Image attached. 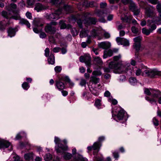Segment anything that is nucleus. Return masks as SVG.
Returning a JSON list of instances; mask_svg holds the SVG:
<instances>
[{"instance_id": "cd10ccee", "label": "nucleus", "mask_w": 161, "mask_h": 161, "mask_svg": "<svg viewBox=\"0 0 161 161\" xmlns=\"http://www.w3.org/2000/svg\"><path fill=\"white\" fill-rule=\"evenodd\" d=\"M45 160L46 161H49L51 160L52 157V155L50 153L46 154L44 157Z\"/></svg>"}, {"instance_id": "7c9ffc66", "label": "nucleus", "mask_w": 161, "mask_h": 161, "mask_svg": "<svg viewBox=\"0 0 161 161\" xmlns=\"http://www.w3.org/2000/svg\"><path fill=\"white\" fill-rule=\"evenodd\" d=\"M24 157L26 160H29L32 159V154L31 153L26 154L24 155Z\"/></svg>"}, {"instance_id": "8fccbe9b", "label": "nucleus", "mask_w": 161, "mask_h": 161, "mask_svg": "<svg viewBox=\"0 0 161 161\" xmlns=\"http://www.w3.org/2000/svg\"><path fill=\"white\" fill-rule=\"evenodd\" d=\"M121 58V56L120 55L118 56H115L114 57V60L115 61H117L120 60Z\"/></svg>"}, {"instance_id": "423d86ee", "label": "nucleus", "mask_w": 161, "mask_h": 161, "mask_svg": "<svg viewBox=\"0 0 161 161\" xmlns=\"http://www.w3.org/2000/svg\"><path fill=\"white\" fill-rule=\"evenodd\" d=\"M80 61L81 62H85L88 66L91 65V57L89 55H85L81 56L80 58Z\"/></svg>"}, {"instance_id": "6e6552de", "label": "nucleus", "mask_w": 161, "mask_h": 161, "mask_svg": "<svg viewBox=\"0 0 161 161\" xmlns=\"http://www.w3.org/2000/svg\"><path fill=\"white\" fill-rule=\"evenodd\" d=\"M44 30L46 32L50 34H54L56 32L55 28L49 24L45 26Z\"/></svg>"}, {"instance_id": "052dcab7", "label": "nucleus", "mask_w": 161, "mask_h": 161, "mask_svg": "<svg viewBox=\"0 0 161 161\" xmlns=\"http://www.w3.org/2000/svg\"><path fill=\"white\" fill-rule=\"evenodd\" d=\"M26 16L29 19H31L32 18V15L31 14V13L27 12H26Z\"/></svg>"}, {"instance_id": "4468645a", "label": "nucleus", "mask_w": 161, "mask_h": 161, "mask_svg": "<svg viewBox=\"0 0 161 161\" xmlns=\"http://www.w3.org/2000/svg\"><path fill=\"white\" fill-rule=\"evenodd\" d=\"M117 51H118L117 49L116 51H115L114 50L112 51L111 50H109L108 51H105L104 52L103 57L104 58H105L108 56L110 57L113 55V52H115Z\"/></svg>"}, {"instance_id": "338daca9", "label": "nucleus", "mask_w": 161, "mask_h": 161, "mask_svg": "<svg viewBox=\"0 0 161 161\" xmlns=\"http://www.w3.org/2000/svg\"><path fill=\"white\" fill-rule=\"evenodd\" d=\"M49 40L50 42L52 43H54L55 41L53 37L52 36H50L49 37Z\"/></svg>"}, {"instance_id": "e433bc0d", "label": "nucleus", "mask_w": 161, "mask_h": 161, "mask_svg": "<svg viewBox=\"0 0 161 161\" xmlns=\"http://www.w3.org/2000/svg\"><path fill=\"white\" fill-rule=\"evenodd\" d=\"M80 36L81 37H86L87 36V33L86 31L82 30L81 31L80 33Z\"/></svg>"}, {"instance_id": "69168bd1", "label": "nucleus", "mask_w": 161, "mask_h": 161, "mask_svg": "<svg viewBox=\"0 0 161 161\" xmlns=\"http://www.w3.org/2000/svg\"><path fill=\"white\" fill-rule=\"evenodd\" d=\"M113 154L114 157L116 159L118 158L119 157V155L118 154V153L117 152H114L113 153Z\"/></svg>"}, {"instance_id": "79ce46f5", "label": "nucleus", "mask_w": 161, "mask_h": 161, "mask_svg": "<svg viewBox=\"0 0 161 161\" xmlns=\"http://www.w3.org/2000/svg\"><path fill=\"white\" fill-rule=\"evenodd\" d=\"M95 61L97 63L99 64H101L102 63V62L101 59L99 57H97L95 58Z\"/></svg>"}, {"instance_id": "473e14b6", "label": "nucleus", "mask_w": 161, "mask_h": 161, "mask_svg": "<svg viewBox=\"0 0 161 161\" xmlns=\"http://www.w3.org/2000/svg\"><path fill=\"white\" fill-rule=\"evenodd\" d=\"M99 34L98 31L95 29H93L91 31V35L92 36H97Z\"/></svg>"}, {"instance_id": "9d476101", "label": "nucleus", "mask_w": 161, "mask_h": 161, "mask_svg": "<svg viewBox=\"0 0 161 161\" xmlns=\"http://www.w3.org/2000/svg\"><path fill=\"white\" fill-rule=\"evenodd\" d=\"M83 22L86 26L90 24H95L96 23V19H95L89 18H86L85 20L83 21Z\"/></svg>"}, {"instance_id": "49530a36", "label": "nucleus", "mask_w": 161, "mask_h": 161, "mask_svg": "<svg viewBox=\"0 0 161 161\" xmlns=\"http://www.w3.org/2000/svg\"><path fill=\"white\" fill-rule=\"evenodd\" d=\"M152 89L149 90L148 89H145L144 91L145 93L147 95H150L152 94Z\"/></svg>"}, {"instance_id": "9b49d317", "label": "nucleus", "mask_w": 161, "mask_h": 161, "mask_svg": "<svg viewBox=\"0 0 161 161\" xmlns=\"http://www.w3.org/2000/svg\"><path fill=\"white\" fill-rule=\"evenodd\" d=\"M47 8V7L41 4L37 3L36 4L35 9L37 12H39L41 10L46 9Z\"/></svg>"}, {"instance_id": "0eeeda50", "label": "nucleus", "mask_w": 161, "mask_h": 161, "mask_svg": "<svg viewBox=\"0 0 161 161\" xmlns=\"http://www.w3.org/2000/svg\"><path fill=\"white\" fill-rule=\"evenodd\" d=\"M116 41L119 44L123 45L125 46H128L130 44L129 40L123 38L118 37L116 38Z\"/></svg>"}, {"instance_id": "4be33fe9", "label": "nucleus", "mask_w": 161, "mask_h": 161, "mask_svg": "<svg viewBox=\"0 0 161 161\" xmlns=\"http://www.w3.org/2000/svg\"><path fill=\"white\" fill-rule=\"evenodd\" d=\"M19 23L22 25H26L27 27L29 28L30 27V24L29 23L28 21L27 20L24 19H20Z\"/></svg>"}, {"instance_id": "6e6d98bb", "label": "nucleus", "mask_w": 161, "mask_h": 161, "mask_svg": "<svg viewBox=\"0 0 161 161\" xmlns=\"http://www.w3.org/2000/svg\"><path fill=\"white\" fill-rule=\"evenodd\" d=\"M107 6V3L105 2H102L100 4V7L101 8H105Z\"/></svg>"}, {"instance_id": "b1692460", "label": "nucleus", "mask_w": 161, "mask_h": 161, "mask_svg": "<svg viewBox=\"0 0 161 161\" xmlns=\"http://www.w3.org/2000/svg\"><path fill=\"white\" fill-rule=\"evenodd\" d=\"M9 23L8 22L6 24L4 23L3 22H0V30L4 31L7 25H9Z\"/></svg>"}, {"instance_id": "7ed1b4c3", "label": "nucleus", "mask_w": 161, "mask_h": 161, "mask_svg": "<svg viewBox=\"0 0 161 161\" xmlns=\"http://www.w3.org/2000/svg\"><path fill=\"white\" fill-rule=\"evenodd\" d=\"M159 74V72L155 69H147L142 73V76L150 77H153Z\"/></svg>"}, {"instance_id": "aec40b11", "label": "nucleus", "mask_w": 161, "mask_h": 161, "mask_svg": "<svg viewBox=\"0 0 161 161\" xmlns=\"http://www.w3.org/2000/svg\"><path fill=\"white\" fill-rule=\"evenodd\" d=\"M48 61L49 64H53L55 62V58L54 55L51 54L49 58H48Z\"/></svg>"}, {"instance_id": "f704fd0d", "label": "nucleus", "mask_w": 161, "mask_h": 161, "mask_svg": "<svg viewBox=\"0 0 161 161\" xmlns=\"http://www.w3.org/2000/svg\"><path fill=\"white\" fill-rule=\"evenodd\" d=\"M134 47L136 51H138L141 47V43H134Z\"/></svg>"}, {"instance_id": "412c9836", "label": "nucleus", "mask_w": 161, "mask_h": 161, "mask_svg": "<svg viewBox=\"0 0 161 161\" xmlns=\"http://www.w3.org/2000/svg\"><path fill=\"white\" fill-rule=\"evenodd\" d=\"M151 94L153 97L157 98L160 95V92L159 91L152 90Z\"/></svg>"}, {"instance_id": "4d7b16f0", "label": "nucleus", "mask_w": 161, "mask_h": 161, "mask_svg": "<svg viewBox=\"0 0 161 161\" xmlns=\"http://www.w3.org/2000/svg\"><path fill=\"white\" fill-rule=\"evenodd\" d=\"M45 55L46 57H47L49 55L50 50L48 48H46L45 50Z\"/></svg>"}, {"instance_id": "5fc2aeb1", "label": "nucleus", "mask_w": 161, "mask_h": 161, "mask_svg": "<svg viewBox=\"0 0 161 161\" xmlns=\"http://www.w3.org/2000/svg\"><path fill=\"white\" fill-rule=\"evenodd\" d=\"M111 94L110 92L108 91H106L104 94V95L105 97H109V98L111 97L110 96Z\"/></svg>"}, {"instance_id": "f257e3e1", "label": "nucleus", "mask_w": 161, "mask_h": 161, "mask_svg": "<svg viewBox=\"0 0 161 161\" xmlns=\"http://www.w3.org/2000/svg\"><path fill=\"white\" fill-rule=\"evenodd\" d=\"M154 9L152 8H146L145 16L146 18H152L155 17V19L152 20V22H157L159 21L158 18L155 17L156 14L154 12Z\"/></svg>"}, {"instance_id": "a18cd8bd", "label": "nucleus", "mask_w": 161, "mask_h": 161, "mask_svg": "<svg viewBox=\"0 0 161 161\" xmlns=\"http://www.w3.org/2000/svg\"><path fill=\"white\" fill-rule=\"evenodd\" d=\"M54 70L56 73H58L60 72L62 70V68L60 66H57L55 68Z\"/></svg>"}, {"instance_id": "bb28decb", "label": "nucleus", "mask_w": 161, "mask_h": 161, "mask_svg": "<svg viewBox=\"0 0 161 161\" xmlns=\"http://www.w3.org/2000/svg\"><path fill=\"white\" fill-rule=\"evenodd\" d=\"M142 39V37L141 36H138L134 38L133 39L135 42L134 43H141Z\"/></svg>"}, {"instance_id": "c756f323", "label": "nucleus", "mask_w": 161, "mask_h": 161, "mask_svg": "<svg viewBox=\"0 0 161 161\" xmlns=\"http://www.w3.org/2000/svg\"><path fill=\"white\" fill-rule=\"evenodd\" d=\"M108 101L114 105H116L118 103L116 99L113 98L112 97L109 98Z\"/></svg>"}, {"instance_id": "37998d69", "label": "nucleus", "mask_w": 161, "mask_h": 161, "mask_svg": "<svg viewBox=\"0 0 161 161\" xmlns=\"http://www.w3.org/2000/svg\"><path fill=\"white\" fill-rule=\"evenodd\" d=\"M71 32L73 36L76 35L78 34V32L75 28H73L71 30Z\"/></svg>"}, {"instance_id": "c03bdc74", "label": "nucleus", "mask_w": 161, "mask_h": 161, "mask_svg": "<svg viewBox=\"0 0 161 161\" xmlns=\"http://www.w3.org/2000/svg\"><path fill=\"white\" fill-rule=\"evenodd\" d=\"M121 1L125 4L130 3V5L132 3H134L131 0H121Z\"/></svg>"}, {"instance_id": "e2e57ef3", "label": "nucleus", "mask_w": 161, "mask_h": 161, "mask_svg": "<svg viewBox=\"0 0 161 161\" xmlns=\"http://www.w3.org/2000/svg\"><path fill=\"white\" fill-rule=\"evenodd\" d=\"M2 15L4 17H6V18H8V13L5 11H3L2 12Z\"/></svg>"}, {"instance_id": "20e7f679", "label": "nucleus", "mask_w": 161, "mask_h": 161, "mask_svg": "<svg viewBox=\"0 0 161 161\" xmlns=\"http://www.w3.org/2000/svg\"><path fill=\"white\" fill-rule=\"evenodd\" d=\"M54 142L56 144L58 145V148H56V150L58 153H61L63 152L64 150L67 149L68 147L67 146H63L61 144L60 142V140L58 137H55Z\"/></svg>"}, {"instance_id": "603ef678", "label": "nucleus", "mask_w": 161, "mask_h": 161, "mask_svg": "<svg viewBox=\"0 0 161 161\" xmlns=\"http://www.w3.org/2000/svg\"><path fill=\"white\" fill-rule=\"evenodd\" d=\"M156 28V26L155 24L152 25L150 26V28L149 29H150L151 31L152 32L153 30H155Z\"/></svg>"}, {"instance_id": "39448f33", "label": "nucleus", "mask_w": 161, "mask_h": 161, "mask_svg": "<svg viewBox=\"0 0 161 161\" xmlns=\"http://www.w3.org/2000/svg\"><path fill=\"white\" fill-rule=\"evenodd\" d=\"M61 14V11L60 10L58 9L54 11L53 13L47 15L46 18L50 20L53 19L57 20L60 18L59 15Z\"/></svg>"}, {"instance_id": "f03ea898", "label": "nucleus", "mask_w": 161, "mask_h": 161, "mask_svg": "<svg viewBox=\"0 0 161 161\" xmlns=\"http://www.w3.org/2000/svg\"><path fill=\"white\" fill-rule=\"evenodd\" d=\"M121 63H116L115 62H111L109 63L108 67L104 68L103 70L105 72H109L112 69L116 70L119 69L121 67Z\"/></svg>"}, {"instance_id": "ddd939ff", "label": "nucleus", "mask_w": 161, "mask_h": 161, "mask_svg": "<svg viewBox=\"0 0 161 161\" xmlns=\"http://www.w3.org/2000/svg\"><path fill=\"white\" fill-rule=\"evenodd\" d=\"M16 31V28L9 27L8 30V36L10 37L14 36Z\"/></svg>"}, {"instance_id": "f3484780", "label": "nucleus", "mask_w": 161, "mask_h": 161, "mask_svg": "<svg viewBox=\"0 0 161 161\" xmlns=\"http://www.w3.org/2000/svg\"><path fill=\"white\" fill-rule=\"evenodd\" d=\"M100 47L104 49H107L110 47V44L108 42H102L99 44Z\"/></svg>"}, {"instance_id": "a878e982", "label": "nucleus", "mask_w": 161, "mask_h": 161, "mask_svg": "<svg viewBox=\"0 0 161 161\" xmlns=\"http://www.w3.org/2000/svg\"><path fill=\"white\" fill-rule=\"evenodd\" d=\"M64 159L68 160L70 159L72 155L71 154L68 153H65L64 154Z\"/></svg>"}, {"instance_id": "58836bf2", "label": "nucleus", "mask_w": 161, "mask_h": 161, "mask_svg": "<svg viewBox=\"0 0 161 161\" xmlns=\"http://www.w3.org/2000/svg\"><path fill=\"white\" fill-rule=\"evenodd\" d=\"M88 3L90 7H97V3L94 1L89 2Z\"/></svg>"}, {"instance_id": "de8ad7c7", "label": "nucleus", "mask_w": 161, "mask_h": 161, "mask_svg": "<svg viewBox=\"0 0 161 161\" xmlns=\"http://www.w3.org/2000/svg\"><path fill=\"white\" fill-rule=\"evenodd\" d=\"M157 8L159 12L160 16L161 17V4H158L157 5Z\"/></svg>"}, {"instance_id": "1a4fd4ad", "label": "nucleus", "mask_w": 161, "mask_h": 161, "mask_svg": "<svg viewBox=\"0 0 161 161\" xmlns=\"http://www.w3.org/2000/svg\"><path fill=\"white\" fill-rule=\"evenodd\" d=\"M130 9L134 12L135 15H137L139 14L140 12V10L137 8L136 6L134 3H132L130 5Z\"/></svg>"}, {"instance_id": "a19ab883", "label": "nucleus", "mask_w": 161, "mask_h": 161, "mask_svg": "<svg viewBox=\"0 0 161 161\" xmlns=\"http://www.w3.org/2000/svg\"><path fill=\"white\" fill-rule=\"evenodd\" d=\"M92 74L95 75H101L102 74V72L100 70L94 71L92 72Z\"/></svg>"}, {"instance_id": "5701e85b", "label": "nucleus", "mask_w": 161, "mask_h": 161, "mask_svg": "<svg viewBox=\"0 0 161 161\" xmlns=\"http://www.w3.org/2000/svg\"><path fill=\"white\" fill-rule=\"evenodd\" d=\"M96 14L99 18L104 17L106 15V14L104 11H98L96 12Z\"/></svg>"}, {"instance_id": "2f4dec72", "label": "nucleus", "mask_w": 161, "mask_h": 161, "mask_svg": "<svg viewBox=\"0 0 161 161\" xmlns=\"http://www.w3.org/2000/svg\"><path fill=\"white\" fill-rule=\"evenodd\" d=\"M101 100L97 99L96 100L95 103V105L98 108H99L101 106Z\"/></svg>"}, {"instance_id": "f8f14e48", "label": "nucleus", "mask_w": 161, "mask_h": 161, "mask_svg": "<svg viewBox=\"0 0 161 161\" xmlns=\"http://www.w3.org/2000/svg\"><path fill=\"white\" fill-rule=\"evenodd\" d=\"M10 145L9 142L3 140L0 141V148H4L8 147Z\"/></svg>"}, {"instance_id": "a211bd4d", "label": "nucleus", "mask_w": 161, "mask_h": 161, "mask_svg": "<svg viewBox=\"0 0 161 161\" xmlns=\"http://www.w3.org/2000/svg\"><path fill=\"white\" fill-rule=\"evenodd\" d=\"M125 113L124 110L123 109H121L119 110L117 115V117L118 119L122 120L123 119Z\"/></svg>"}, {"instance_id": "09e8293b", "label": "nucleus", "mask_w": 161, "mask_h": 161, "mask_svg": "<svg viewBox=\"0 0 161 161\" xmlns=\"http://www.w3.org/2000/svg\"><path fill=\"white\" fill-rule=\"evenodd\" d=\"M86 81L84 79H81L80 82V85L82 86H84L86 85Z\"/></svg>"}, {"instance_id": "c9c22d12", "label": "nucleus", "mask_w": 161, "mask_h": 161, "mask_svg": "<svg viewBox=\"0 0 161 161\" xmlns=\"http://www.w3.org/2000/svg\"><path fill=\"white\" fill-rule=\"evenodd\" d=\"M22 87L25 90H27L29 88V86L26 82H24L22 84Z\"/></svg>"}, {"instance_id": "72a5a7b5", "label": "nucleus", "mask_w": 161, "mask_h": 161, "mask_svg": "<svg viewBox=\"0 0 161 161\" xmlns=\"http://www.w3.org/2000/svg\"><path fill=\"white\" fill-rule=\"evenodd\" d=\"M59 25L60 26V28L61 29H64L66 28V25L63 21H60Z\"/></svg>"}, {"instance_id": "3c124183", "label": "nucleus", "mask_w": 161, "mask_h": 161, "mask_svg": "<svg viewBox=\"0 0 161 161\" xmlns=\"http://www.w3.org/2000/svg\"><path fill=\"white\" fill-rule=\"evenodd\" d=\"M60 49V48L59 47H55L53 49L52 51L53 52L56 53L59 52Z\"/></svg>"}, {"instance_id": "774afa93", "label": "nucleus", "mask_w": 161, "mask_h": 161, "mask_svg": "<svg viewBox=\"0 0 161 161\" xmlns=\"http://www.w3.org/2000/svg\"><path fill=\"white\" fill-rule=\"evenodd\" d=\"M146 20L142 19L141 22L140 24L141 26H144L146 25Z\"/></svg>"}, {"instance_id": "4c0bfd02", "label": "nucleus", "mask_w": 161, "mask_h": 161, "mask_svg": "<svg viewBox=\"0 0 161 161\" xmlns=\"http://www.w3.org/2000/svg\"><path fill=\"white\" fill-rule=\"evenodd\" d=\"M129 81L130 84H134L136 82V80L135 78L131 77L129 78Z\"/></svg>"}, {"instance_id": "13d9d810", "label": "nucleus", "mask_w": 161, "mask_h": 161, "mask_svg": "<svg viewBox=\"0 0 161 161\" xmlns=\"http://www.w3.org/2000/svg\"><path fill=\"white\" fill-rule=\"evenodd\" d=\"M153 122L155 125L158 126V121L156 118H154L153 119Z\"/></svg>"}, {"instance_id": "dca6fc26", "label": "nucleus", "mask_w": 161, "mask_h": 161, "mask_svg": "<svg viewBox=\"0 0 161 161\" xmlns=\"http://www.w3.org/2000/svg\"><path fill=\"white\" fill-rule=\"evenodd\" d=\"M121 17V19L124 22L129 23L131 19V16H128L125 14H122Z\"/></svg>"}, {"instance_id": "6ab92c4d", "label": "nucleus", "mask_w": 161, "mask_h": 161, "mask_svg": "<svg viewBox=\"0 0 161 161\" xmlns=\"http://www.w3.org/2000/svg\"><path fill=\"white\" fill-rule=\"evenodd\" d=\"M33 24L37 26H42L43 24L42 23V20L40 19H36L33 22Z\"/></svg>"}, {"instance_id": "393cba45", "label": "nucleus", "mask_w": 161, "mask_h": 161, "mask_svg": "<svg viewBox=\"0 0 161 161\" xmlns=\"http://www.w3.org/2000/svg\"><path fill=\"white\" fill-rule=\"evenodd\" d=\"M142 33L146 35H148L150 33L152 32L150 29H147L145 28H143L142 30Z\"/></svg>"}, {"instance_id": "680f3d73", "label": "nucleus", "mask_w": 161, "mask_h": 161, "mask_svg": "<svg viewBox=\"0 0 161 161\" xmlns=\"http://www.w3.org/2000/svg\"><path fill=\"white\" fill-rule=\"evenodd\" d=\"M12 18L15 20L20 19V17L19 15L17 14L16 15H14L12 17Z\"/></svg>"}, {"instance_id": "864d4df0", "label": "nucleus", "mask_w": 161, "mask_h": 161, "mask_svg": "<svg viewBox=\"0 0 161 161\" xmlns=\"http://www.w3.org/2000/svg\"><path fill=\"white\" fill-rule=\"evenodd\" d=\"M46 34L44 32H41L40 34V37L41 38H44L46 37Z\"/></svg>"}, {"instance_id": "bf43d9fd", "label": "nucleus", "mask_w": 161, "mask_h": 161, "mask_svg": "<svg viewBox=\"0 0 161 161\" xmlns=\"http://www.w3.org/2000/svg\"><path fill=\"white\" fill-rule=\"evenodd\" d=\"M132 31L134 33H136L138 32L137 29L134 26H133L131 28Z\"/></svg>"}, {"instance_id": "c85d7f7f", "label": "nucleus", "mask_w": 161, "mask_h": 161, "mask_svg": "<svg viewBox=\"0 0 161 161\" xmlns=\"http://www.w3.org/2000/svg\"><path fill=\"white\" fill-rule=\"evenodd\" d=\"M99 79L95 76H92L91 77V80L93 81L94 83L96 84L98 83L99 81Z\"/></svg>"}, {"instance_id": "0e129e2a", "label": "nucleus", "mask_w": 161, "mask_h": 161, "mask_svg": "<svg viewBox=\"0 0 161 161\" xmlns=\"http://www.w3.org/2000/svg\"><path fill=\"white\" fill-rule=\"evenodd\" d=\"M142 72V71L140 69H137L136 72V75L138 76L141 75Z\"/></svg>"}, {"instance_id": "ea45409f", "label": "nucleus", "mask_w": 161, "mask_h": 161, "mask_svg": "<svg viewBox=\"0 0 161 161\" xmlns=\"http://www.w3.org/2000/svg\"><path fill=\"white\" fill-rule=\"evenodd\" d=\"M99 147V144L97 142H96L94 143L93 145V149L96 150Z\"/></svg>"}, {"instance_id": "2eb2a0df", "label": "nucleus", "mask_w": 161, "mask_h": 161, "mask_svg": "<svg viewBox=\"0 0 161 161\" xmlns=\"http://www.w3.org/2000/svg\"><path fill=\"white\" fill-rule=\"evenodd\" d=\"M56 85L59 91L62 90L65 88V85L64 83L60 81L56 82Z\"/></svg>"}]
</instances>
